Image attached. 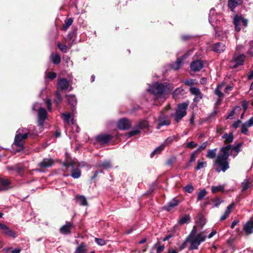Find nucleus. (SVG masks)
Returning <instances> with one entry per match:
<instances>
[{
    "mask_svg": "<svg viewBox=\"0 0 253 253\" xmlns=\"http://www.w3.org/2000/svg\"><path fill=\"white\" fill-rule=\"evenodd\" d=\"M231 153V146L227 145L222 147L220 152L216 157L213 161V166L217 172H225L229 168V164L228 161V157Z\"/></svg>",
    "mask_w": 253,
    "mask_h": 253,
    "instance_id": "nucleus-1",
    "label": "nucleus"
},
{
    "mask_svg": "<svg viewBox=\"0 0 253 253\" xmlns=\"http://www.w3.org/2000/svg\"><path fill=\"white\" fill-rule=\"evenodd\" d=\"M206 239V236L203 233H198L197 227L194 226L190 234L187 237L185 242L180 247V250L186 247V242L190 244L189 250H197L199 245Z\"/></svg>",
    "mask_w": 253,
    "mask_h": 253,
    "instance_id": "nucleus-2",
    "label": "nucleus"
},
{
    "mask_svg": "<svg viewBox=\"0 0 253 253\" xmlns=\"http://www.w3.org/2000/svg\"><path fill=\"white\" fill-rule=\"evenodd\" d=\"M173 87V84H170L155 83L149 87L148 91L153 94L156 98L164 100L165 95L168 94Z\"/></svg>",
    "mask_w": 253,
    "mask_h": 253,
    "instance_id": "nucleus-3",
    "label": "nucleus"
},
{
    "mask_svg": "<svg viewBox=\"0 0 253 253\" xmlns=\"http://www.w3.org/2000/svg\"><path fill=\"white\" fill-rule=\"evenodd\" d=\"M25 128H19L17 130L15 136L14 144L15 145L19 147V150L23 148V141L26 139L29 134L28 132L22 134L23 132H25Z\"/></svg>",
    "mask_w": 253,
    "mask_h": 253,
    "instance_id": "nucleus-4",
    "label": "nucleus"
},
{
    "mask_svg": "<svg viewBox=\"0 0 253 253\" xmlns=\"http://www.w3.org/2000/svg\"><path fill=\"white\" fill-rule=\"evenodd\" d=\"M188 104L183 103L179 104L174 114H171V117H173L174 121L178 123L186 115V109Z\"/></svg>",
    "mask_w": 253,
    "mask_h": 253,
    "instance_id": "nucleus-5",
    "label": "nucleus"
},
{
    "mask_svg": "<svg viewBox=\"0 0 253 253\" xmlns=\"http://www.w3.org/2000/svg\"><path fill=\"white\" fill-rule=\"evenodd\" d=\"M32 109L38 111V125L40 127H42L44 126V121L47 118V114L46 110L44 108L39 107L38 103L34 104Z\"/></svg>",
    "mask_w": 253,
    "mask_h": 253,
    "instance_id": "nucleus-6",
    "label": "nucleus"
},
{
    "mask_svg": "<svg viewBox=\"0 0 253 253\" xmlns=\"http://www.w3.org/2000/svg\"><path fill=\"white\" fill-rule=\"evenodd\" d=\"M248 20L245 19L242 16L236 15L233 19V23L235 25V29L236 32H239L241 30V24H243L245 27H246L248 25Z\"/></svg>",
    "mask_w": 253,
    "mask_h": 253,
    "instance_id": "nucleus-7",
    "label": "nucleus"
},
{
    "mask_svg": "<svg viewBox=\"0 0 253 253\" xmlns=\"http://www.w3.org/2000/svg\"><path fill=\"white\" fill-rule=\"evenodd\" d=\"M244 59L245 56L243 54L239 55H235L229 64L230 67L235 68L242 65L244 63Z\"/></svg>",
    "mask_w": 253,
    "mask_h": 253,
    "instance_id": "nucleus-8",
    "label": "nucleus"
},
{
    "mask_svg": "<svg viewBox=\"0 0 253 253\" xmlns=\"http://www.w3.org/2000/svg\"><path fill=\"white\" fill-rule=\"evenodd\" d=\"M158 125L156 128L159 129L160 127L164 126H169L170 124V121L168 117L165 114L164 112H161L160 117L158 118Z\"/></svg>",
    "mask_w": 253,
    "mask_h": 253,
    "instance_id": "nucleus-9",
    "label": "nucleus"
},
{
    "mask_svg": "<svg viewBox=\"0 0 253 253\" xmlns=\"http://www.w3.org/2000/svg\"><path fill=\"white\" fill-rule=\"evenodd\" d=\"M131 122L127 119L123 118L119 120L118 123V127L121 129L126 130L130 127Z\"/></svg>",
    "mask_w": 253,
    "mask_h": 253,
    "instance_id": "nucleus-10",
    "label": "nucleus"
},
{
    "mask_svg": "<svg viewBox=\"0 0 253 253\" xmlns=\"http://www.w3.org/2000/svg\"><path fill=\"white\" fill-rule=\"evenodd\" d=\"M214 30L215 33V37L218 40H223V38L227 37V35L228 33L227 30H223V28L216 26L214 27Z\"/></svg>",
    "mask_w": 253,
    "mask_h": 253,
    "instance_id": "nucleus-11",
    "label": "nucleus"
},
{
    "mask_svg": "<svg viewBox=\"0 0 253 253\" xmlns=\"http://www.w3.org/2000/svg\"><path fill=\"white\" fill-rule=\"evenodd\" d=\"M191 52H192V51H188L187 53L182 56L181 58H178L175 63L171 64V68L175 70L179 69L182 64V61L186 59V58L190 54Z\"/></svg>",
    "mask_w": 253,
    "mask_h": 253,
    "instance_id": "nucleus-12",
    "label": "nucleus"
},
{
    "mask_svg": "<svg viewBox=\"0 0 253 253\" xmlns=\"http://www.w3.org/2000/svg\"><path fill=\"white\" fill-rule=\"evenodd\" d=\"M204 67L203 63L200 60L192 62L190 65L191 69L194 72L199 71Z\"/></svg>",
    "mask_w": 253,
    "mask_h": 253,
    "instance_id": "nucleus-13",
    "label": "nucleus"
},
{
    "mask_svg": "<svg viewBox=\"0 0 253 253\" xmlns=\"http://www.w3.org/2000/svg\"><path fill=\"white\" fill-rule=\"evenodd\" d=\"M190 91L193 95L195 96L194 99V101H199L202 98L203 94L199 88L195 87H192L190 88Z\"/></svg>",
    "mask_w": 253,
    "mask_h": 253,
    "instance_id": "nucleus-14",
    "label": "nucleus"
},
{
    "mask_svg": "<svg viewBox=\"0 0 253 253\" xmlns=\"http://www.w3.org/2000/svg\"><path fill=\"white\" fill-rule=\"evenodd\" d=\"M73 225L72 223L70 222H66V224L63 225L60 228V233L66 235L69 234L71 233V228L73 227Z\"/></svg>",
    "mask_w": 253,
    "mask_h": 253,
    "instance_id": "nucleus-15",
    "label": "nucleus"
},
{
    "mask_svg": "<svg viewBox=\"0 0 253 253\" xmlns=\"http://www.w3.org/2000/svg\"><path fill=\"white\" fill-rule=\"evenodd\" d=\"M11 184L10 180L0 177V191L7 190L8 186Z\"/></svg>",
    "mask_w": 253,
    "mask_h": 253,
    "instance_id": "nucleus-16",
    "label": "nucleus"
},
{
    "mask_svg": "<svg viewBox=\"0 0 253 253\" xmlns=\"http://www.w3.org/2000/svg\"><path fill=\"white\" fill-rule=\"evenodd\" d=\"M226 46L224 44L217 42L213 44L212 50L217 53H221L225 50Z\"/></svg>",
    "mask_w": 253,
    "mask_h": 253,
    "instance_id": "nucleus-17",
    "label": "nucleus"
},
{
    "mask_svg": "<svg viewBox=\"0 0 253 253\" xmlns=\"http://www.w3.org/2000/svg\"><path fill=\"white\" fill-rule=\"evenodd\" d=\"M241 185L242 192H244L253 186V180L250 178H246L242 182Z\"/></svg>",
    "mask_w": 253,
    "mask_h": 253,
    "instance_id": "nucleus-18",
    "label": "nucleus"
},
{
    "mask_svg": "<svg viewBox=\"0 0 253 253\" xmlns=\"http://www.w3.org/2000/svg\"><path fill=\"white\" fill-rule=\"evenodd\" d=\"M217 17H219V16L215 14L214 9H211L209 13V21L210 24L213 27L215 26V24L217 20Z\"/></svg>",
    "mask_w": 253,
    "mask_h": 253,
    "instance_id": "nucleus-19",
    "label": "nucleus"
},
{
    "mask_svg": "<svg viewBox=\"0 0 253 253\" xmlns=\"http://www.w3.org/2000/svg\"><path fill=\"white\" fill-rule=\"evenodd\" d=\"M243 229L247 234L253 233V220H250L244 225Z\"/></svg>",
    "mask_w": 253,
    "mask_h": 253,
    "instance_id": "nucleus-20",
    "label": "nucleus"
},
{
    "mask_svg": "<svg viewBox=\"0 0 253 253\" xmlns=\"http://www.w3.org/2000/svg\"><path fill=\"white\" fill-rule=\"evenodd\" d=\"M58 88L61 90H65L69 86V83L65 79H61L57 84Z\"/></svg>",
    "mask_w": 253,
    "mask_h": 253,
    "instance_id": "nucleus-21",
    "label": "nucleus"
},
{
    "mask_svg": "<svg viewBox=\"0 0 253 253\" xmlns=\"http://www.w3.org/2000/svg\"><path fill=\"white\" fill-rule=\"evenodd\" d=\"M111 136L108 134H102L96 136V139L97 141L101 143H107L111 139Z\"/></svg>",
    "mask_w": 253,
    "mask_h": 253,
    "instance_id": "nucleus-22",
    "label": "nucleus"
},
{
    "mask_svg": "<svg viewBox=\"0 0 253 253\" xmlns=\"http://www.w3.org/2000/svg\"><path fill=\"white\" fill-rule=\"evenodd\" d=\"M53 164V160L51 158L44 159L41 163L39 164V166L42 168H45L51 166Z\"/></svg>",
    "mask_w": 253,
    "mask_h": 253,
    "instance_id": "nucleus-23",
    "label": "nucleus"
},
{
    "mask_svg": "<svg viewBox=\"0 0 253 253\" xmlns=\"http://www.w3.org/2000/svg\"><path fill=\"white\" fill-rule=\"evenodd\" d=\"M179 203V201L175 199L170 201L168 204L165 207V209L167 211H171L174 207H176Z\"/></svg>",
    "mask_w": 253,
    "mask_h": 253,
    "instance_id": "nucleus-24",
    "label": "nucleus"
},
{
    "mask_svg": "<svg viewBox=\"0 0 253 253\" xmlns=\"http://www.w3.org/2000/svg\"><path fill=\"white\" fill-rule=\"evenodd\" d=\"M64 121L66 123L67 125L71 124L74 125L75 122L74 119H71L70 115L69 113H63L62 114Z\"/></svg>",
    "mask_w": 253,
    "mask_h": 253,
    "instance_id": "nucleus-25",
    "label": "nucleus"
},
{
    "mask_svg": "<svg viewBox=\"0 0 253 253\" xmlns=\"http://www.w3.org/2000/svg\"><path fill=\"white\" fill-rule=\"evenodd\" d=\"M242 0H229L228 6L230 7L231 11H233L235 7L242 3Z\"/></svg>",
    "mask_w": 253,
    "mask_h": 253,
    "instance_id": "nucleus-26",
    "label": "nucleus"
},
{
    "mask_svg": "<svg viewBox=\"0 0 253 253\" xmlns=\"http://www.w3.org/2000/svg\"><path fill=\"white\" fill-rule=\"evenodd\" d=\"M234 207V203H232L231 205H229L227 207V209L226 210L223 215L221 216L220 220L221 221L225 220L229 216V214L231 212V210L233 209Z\"/></svg>",
    "mask_w": 253,
    "mask_h": 253,
    "instance_id": "nucleus-27",
    "label": "nucleus"
},
{
    "mask_svg": "<svg viewBox=\"0 0 253 253\" xmlns=\"http://www.w3.org/2000/svg\"><path fill=\"white\" fill-rule=\"evenodd\" d=\"M165 144H161L159 146L157 147L155 150H154L150 155L151 157H154L155 155L160 154L162 151L165 148Z\"/></svg>",
    "mask_w": 253,
    "mask_h": 253,
    "instance_id": "nucleus-28",
    "label": "nucleus"
},
{
    "mask_svg": "<svg viewBox=\"0 0 253 253\" xmlns=\"http://www.w3.org/2000/svg\"><path fill=\"white\" fill-rule=\"evenodd\" d=\"M66 98L69 104L75 106L77 104V99L74 95H67Z\"/></svg>",
    "mask_w": 253,
    "mask_h": 253,
    "instance_id": "nucleus-29",
    "label": "nucleus"
},
{
    "mask_svg": "<svg viewBox=\"0 0 253 253\" xmlns=\"http://www.w3.org/2000/svg\"><path fill=\"white\" fill-rule=\"evenodd\" d=\"M222 138L224 139L225 143L228 144L232 142L233 140V135L232 133H230L229 134L225 133L222 136Z\"/></svg>",
    "mask_w": 253,
    "mask_h": 253,
    "instance_id": "nucleus-30",
    "label": "nucleus"
},
{
    "mask_svg": "<svg viewBox=\"0 0 253 253\" xmlns=\"http://www.w3.org/2000/svg\"><path fill=\"white\" fill-rule=\"evenodd\" d=\"M184 89L182 87H178L175 89L172 93L173 97L176 99L180 97V95H183Z\"/></svg>",
    "mask_w": 253,
    "mask_h": 253,
    "instance_id": "nucleus-31",
    "label": "nucleus"
},
{
    "mask_svg": "<svg viewBox=\"0 0 253 253\" xmlns=\"http://www.w3.org/2000/svg\"><path fill=\"white\" fill-rule=\"evenodd\" d=\"M73 38V34L70 33L68 34V35L65 38V41L68 44L69 48H71V47L73 44L74 40L72 39Z\"/></svg>",
    "mask_w": 253,
    "mask_h": 253,
    "instance_id": "nucleus-32",
    "label": "nucleus"
},
{
    "mask_svg": "<svg viewBox=\"0 0 253 253\" xmlns=\"http://www.w3.org/2000/svg\"><path fill=\"white\" fill-rule=\"evenodd\" d=\"M3 232L4 234L9 237H12L13 238H15L16 237L15 233L10 229L8 226L6 227Z\"/></svg>",
    "mask_w": 253,
    "mask_h": 253,
    "instance_id": "nucleus-33",
    "label": "nucleus"
},
{
    "mask_svg": "<svg viewBox=\"0 0 253 253\" xmlns=\"http://www.w3.org/2000/svg\"><path fill=\"white\" fill-rule=\"evenodd\" d=\"M223 86L224 84H219L215 89L214 93L219 98L223 97L224 96V94L221 91V89Z\"/></svg>",
    "mask_w": 253,
    "mask_h": 253,
    "instance_id": "nucleus-34",
    "label": "nucleus"
},
{
    "mask_svg": "<svg viewBox=\"0 0 253 253\" xmlns=\"http://www.w3.org/2000/svg\"><path fill=\"white\" fill-rule=\"evenodd\" d=\"M190 220V217L189 215H185L181 217L178 221V222L180 224H184L185 223H188Z\"/></svg>",
    "mask_w": 253,
    "mask_h": 253,
    "instance_id": "nucleus-35",
    "label": "nucleus"
},
{
    "mask_svg": "<svg viewBox=\"0 0 253 253\" xmlns=\"http://www.w3.org/2000/svg\"><path fill=\"white\" fill-rule=\"evenodd\" d=\"M207 192L205 189L201 190L198 193L197 201H200L202 200L207 195Z\"/></svg>",
    "mask_w": 253,
    "mask_h": 253,
    "instance_id": "nucleus-36",
    "label": "nucleus"
},
{
    "mask_svg": "<svg viewBox=\"0 0 253 253\" xmlns=\"http://www.w3.org/2000/svg\"><path fill=\"white\" fill-rule=\"evenodd\" d=\"M136 126L140 130L142 129L147 127L149 126V123L147 121L144 120L140 122Z\"/></svg>",
    "mask_w": 253,
    "mask_h": 253,
    "instance_id": "nucleus-37",
    "label": "nucleus"
},
{
    "mask_svg": "<svg viewBox=\"0 0 253 253\" xmlns=\"http://www.w3.org/2000/svg\"><path fill=\"white\" fill-rule=\"evenodd\" d=\"M216 150V148L209 150L207 154V157L211 159H213L215 156Z\"/></svg>",
    "mask_w": 253,
    "mask_h": 253,
    "instance_id": "nucleus-38",
    "label": "nucleus"
},
{
    "mask_svg": "<svg viewBox=\"0 0 253 253\" xmlns=\"http://www.w3.org/2000/svg\"><path fill=\"white\" fill-rule=\"evenodd\" d=\"M86 249L84 244H81L76 250V253H85Z\"/></svg>",
    "mask_w": 253,
    "mask_h": 253,
    "instance_id": "nucleus-39",
    "label": "nucleus"
},
{
    "mask_svg": "<svg viewBox=\"0 0 253 253\" xmlns=\"http://www.w3.org/2000/svg\"><path fill=\"white\" fill-rule=\"evenodd\" d=\"M207 166V162L198 161L197 165L195 168L196 170H199L202 168H204Z\"/></svg>",
    "mask_w": 253,
    "mask_h": 253,
    "instance_id": "nucleus-40",
    "label": "nucleus"
},
{
    "mask_svg": "<svg viewBox=\"0 0 253 253\" xmlns=\"http://www.w3.org/2000/svg\"><path fill=\"white\" fill-rule=\"evenodd\" d=\"M51 60L53 63L55 64H58L61 61L60 57L58 54H55V55L52 54Z\"/></svg>",
    "mask_w": 253,
    "mask_h": 253,
    "instance_id": "nucleus-41",
    "label": "nucleus"
},
{
    "mask_svg": "<svg viewBox=\"0 0 253 253\" xmlns=\"http://www.w3.org/2000/svg\"><path fill=\"white\" fill-rule=\"evenodd\" d=\"M71 176L74 178H78L81 176V171L79 169H73L71 172Z\"/></svg>",
    "mask_w": 253,
    "mask_h": 253,
    "instance_id": "nucleus-42",
    "label": "nucleus"
},
{
    "mask_svg": "<svg viewBox=\"0 0 253 253\" xmlns=\"http://www.w3.org/2000/svg\"><path fill=\"white\" fill-rule=\"evenodd\" d=\"M73 20L72 18H70L67 19L65 21V24L63 25V29L66 30L73 23Z\"/></svg>",
    "mask_w": 253,
    "mask_h": 253,
    "instance_id": "nucleus-43",
    "label": "nucleus"
},
{
    "mask_svg": "<svg viewBox=\"0 0 253 253\" xmlns=\"http://www.w3.org/2000/svg\"><path fill=\"white\" fill-rule=\"evenodd\" d=\"M98 166L103 169H107L111 167V163L109 161H106L103 163H99L98 164Z\"/></svg>",
    "mask_w": 253,
    "mask_h": 253,
    "instance_id": "nucleus-44",
    "label": "nucleus"
},
{
    "mask_svg": "<svg viewBox=\"0 0 253 253\" xmlns=\"http://www.w3.org/2000/svg\"><path fill=\"white\" fill-rule=\"evenodd\" d=\"M224 189L223 185H218L217 186H212L211 188V192L213 193H215L219 191H222Z\"/></svg>",
    "mask_w": 253,
    "mask_h": 253,
    "instance_id": "nucleus-45",
    "label": "nucleus"
},
{
    "mask_svg": "<svg viewBox=\"0 0 253 253\" xmlns=\"http://www.w3.org/2000/svg\"><path fill=\"white\" fill-rule=\"evenodd\" d=\"M140 132V129L136 126L135 128L133 129L132 130L129 131L127 133V135L128 137H131L134 135H137V134L139 133Z\"/></svg>",
    "mask_w": 253,
    "mask_h": 253,
    "instance_id": "nucleus-46",
    "label": "nucleus"
},
{
    "mask_svg": "<svg viewBox=\"0 0 253 253\" xmlns=\"http://www.w3.org/2000/svg\"><path fill=\"white\" fill-rule=\"evenodd\" d=\"M78 200L80 203V204L82 206H87V202L86 201V198L84 196H80L78 197Z\"/></svg>",
    "mask_w": 253,
    "mask_h": 253,
    "instance_id": "nucleus-47",
    "label": "nucleus"
},
{
    "mask_svg": "<svg viewBox=\"0 0 253 253\" xmlns=\"http://www.w3.org/2000/svg\"><path fill=\"white\" fill-rule=\"evenodd\" d=\"M248 126L245 123L241 126V132L245 134H247L248 131Z\"/></svg>",
    "mask_w": 253,
    "mask_h": 253,
    "instance_id": "nucleus-48",
    "label": "nucleus"
},
{
    "mask_svg": "<svg viewBox=\"0 0 253 253\" xmlns=\"http://www.w3.org/2000/svg\"><path fill=\"white\" fill-rule=\"evenodd\" d=\"M57 46L60 50L63 53L67 52L68 46L66 45H62L60 42L57 43Z\"/></svg>",
    "mask_w": 253,
    "mask_h": 253,
    "instance_id": "nucleus-49",
    "label": "nucleus"
},
{
    "mask_svg": "<svg viewBox=\"0 0 253 253\" xmlns=\"http://www.w3.org/2000/svg\"><path fill=\"white\" fill-rule=\"evenodd\" d=\"M174 136H170L168 137L162 144H165V147L169 144H170L174 139Z\"/></svg>",
    "mask_w": 253,
    "mask_h": 253,
    "instance_id": "nucleus-50",
    "label": "nucleus"
},
{
    "mask_svg": "<svg viewBox=\"0 0 253 253\" xmlns=\"http://www.w3.org/2000/svg\"><path fill=\"white\" fill-rule=\"evenodd\" d=\"M57 99L54 101L55 104L57 105L59 103V102L62 100V97L58 91H57L55 93Z\"/></svg>",
    "mask_w": 253,
    "mask_h": 253,
    "instance_id": "nucleus-51",
    "label": "nucleus"
},
{
    "mask_svg": "<svg viewBox=\"0 0 253 253\" xmlns=\"http://www.w3.org/2000/svg\"><path fill=\"white\" fill-rule=\"evenodd\" d=\"M184 189L187 192L191 193L194 190V187L191 184H189L184 187Z\"/></svg>",
    "mask_w": 253,
    "mask_h": 253,
    "instance_id": "nucleus-52",
    "label": "nucleus"
},
{
    "mask_svg": "<svg viewBox=\"0 0 253 253\" xmlns=\"http://www.w3.org/2000/svg\"><path fill=\"white\" fill-rule=\"evenodd\" d=\"M95 241L99 246H103L106 244L105 241L102 239L95 238Z\"/></svg>",
    "mask_w": 253,
    "mask_h": 253,
    "instance_id": "nucleus-53",
    "label": "nucleus"
},
{
    "mask_svg": "<svg viewBox=\"0 0 253 253\" xmlns=\"http://www.w3.org/2000/svg\"><path fill=\"white\" fill-rule=\"evenodd\" d=\"M208 144V142L206 141L201 144L197 148V151H201L206 149Z\"/></svg>",
    "mask_w": 253,
    "mask_h": 253,
    "instance_id": "nucleus-54",
    "label": "nucleus"
},
{
    "mask_svg": "<svg viewBox=\"0 0 253 253\" xmlns=\"http://www.w3.org/2000/svg\"><path fill=\"white\" fill-rule=\"evenodd\" d=\"M56 74L55 73H54V72H48L47 73L46 75V77L49 79H51V80H53L54 79H55L56 77Z\"/></svg>",
    "mask_w": 253,
    "mask_h": 253,
    "instance_id": "nucleus-55",
    "label": "nucleus"
},
{
    "mask_svg": "<svg viewBox=\"0 0 253 253\" xmlns=\"http://www.w3.org/2000/svg\"><path fill=\"white\" fill-rule=\"evenodd\" d=\"M197 146V144L193 141H190L186 144V147L189 148H193Z\"/></svg>",
    "mask_w": 253,
    "mask_h": 253,
    "instance_id": "nucleus-56",
    "label": "nucleus"
},
{
    "mask_svg": "<svg viewBox=\"0 0 253 253\" xmlns=\"http://www.w3.org/2000/svg\"><path fill=\"white\" fill-rule=\"evenodd\" d=\"M197 154L196 152H194L192 153L191 154V156H190V160H189V162L190 163L193 162L195 160V159H196V157H197Z\"/></svg>",
    "mask_w": 253,
    "mask_h": 253,
    "instance_id": "nucleus-57",
    "label": "nucleus"
},
{
    "mask_svg": "<svg viewBox=\"0 0 253 253\" xmlns=\"http://www.w3.org/2000/svg\"><path fill=\"white\" fill-rule=\"evenodd\" d=\"M241 145H242L241 143H239L234 147L232 148L231 147V152L233 150H234L235 151H236L237 154L240 152L239 148L241 146Z\"/></svg>",
    "mask_w": 253,
    "mask_h": 253,
    "instance_id": "nucleus-58",
    "label": "nucleus"
},
{
    "mask_svg": "<svg viewBox=\"0 0 253 253\" xmlns=\"http://www.w3.org/2000/svg\"><path fill=\"white\" fill-rule=\"evenodd\" d=\"M248 105H249V102L246 100H244L243 102H242V107L244 110V112H245L247 108H248Z\"/></svg>",
    "mask_w": 253,
    "mask_h": 253,
    "instance_id": "nucleus-59",
    "label": "nucleus"
},
{
    "mask_svg": "<svg viewBox=\"0 0 253 253\" xmlns=\"http://www.w3.org/2000/svg\"><path fill=\"white\" fill-rule=\"evenodd\" d=\"M246 125L248 126L249 127H251L253 126V117L251 118L246 123Z\"/></svg>",
    "mask_w": 253,
    "mask_h": 253,
    "instance_id": "nucleus-60",
    "label": "nucleus"
},
{
    "mask_svg": "<svg viewBox=\"0 0 253 253\" xmlns=\"http://www.w3.org/2000/svg\"><path fill=\"white\" fill-rule=\"evenodd\" d=\"M156 249H157V253H161V252H162L164 251V250L165 249V247L163 245L159 246L157 247L156 248Z\"/></svg>",
    "mask_w": 253,
    "mask_h": 253,
    "instance_id": "nucleus-61",
    "label": "nucleus"
},
{
    "mask_svg": "<svg viewBox=\"0 0 253 253\" xmlns=\"http://www.w3.org/2000/svg\"><path fill=\"white\" fill-rule=\"evenodd\" d=\"M48 110L50 111L51 109V103L50 99H47L46 102Z\"/></svg>",
    "mask_w": 253,
    "mask_h": 253,
    "instance_id": "nucleus-62",
    "label": "nucleus"
},
{
    "mask_svg": "<svg viewBox=\"0 0 253 253\" xmlns=\"http://www.w3.org/2000/svg\"><path fill=\"white\" fill-rule=\"evenodd\" d=\"M221 203V201H220L219 199H216L215 200V203L214 205V207H217L219 206V205Z\"/></svg>",
    "mask_w": 253,
    "mask_h": 253,
    "instance_id": "nucleus-63",
    "label": "nucleus"
},
{
    "mask_svg": "<svg viewBox=\"0 0 253 253\" xmlns=\"http://www.w3.org/2000/svg\"><path fill=\"white\" fill-rule=\"evenodd\" d=\"M241 123V121L240 120H238L233 124V126L235 128H237L239 126Z\"/></svg>",
    "mask_w": 253,
    "mask_h": 253,
    "instance_id": "nucleus-64",
    "label": "nucleus"
}]
</instances>
